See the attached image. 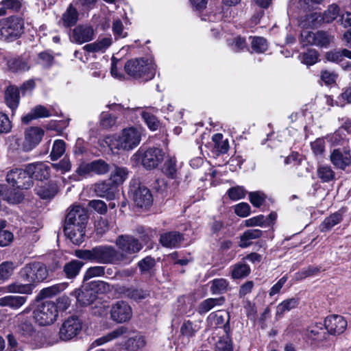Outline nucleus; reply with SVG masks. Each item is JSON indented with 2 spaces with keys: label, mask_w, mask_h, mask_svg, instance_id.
I'll return each mask as SVG.
<instances>
[{
  "label": "nucleus",
  "mask_w": 351,
  "mask_h": 351,
  "mask_svg": "<svg viewBox=\"0 0 351 351\" xmlns=\"http://www.w3.org/2000/svg\"><path fill=\"white\" fill-rule=\"evenodd\" d=\"M117 247V254L120 264L128 265L130 264L135 254L143 248V244L139 240L130 234H122L117 237L115 241Z\"/></svg>",
  "instance_id": "f257e3e1"
},
{
  "label": "nucleus",
  "mask_w": 351,
  "mask_h": 351,
  "mask_svg": "<svg viewBox=\"0 0 351 351\" xmlns=\"http://www.w3.org/2000/svg\"><path fill=\"white\" fill-rule=\"evenodd\" d=\"M77 256L99 263L121 265L117 250L111 245H100L89 250L80 251Z\"/></svg>",
  "instance_id": "f03ea898"
},
{
  "label": "nucleus",
  "mask_w": 351,
  "mask_h": 351,
  "mask_svg": "<svg viewBox=\"0 0 351 351\" xmlns=\"http://www.w3.org/2000/svg\"><path fill=\"white\" fill-rule=\"evenodd\" d=\"M125 71L130 76L143 81H149L154 78L156 65L150 59H134L128 61L125 64Z\"/></svg>",
  "instance_id": "7ed1b4c3"
},
{
  "label": "nucleus",
  "mask_w": 351,
  "mask_h": 351,
  "mask_svg": "<svg viewBox=\"0 0 351 351\" xmlns=\"http://www.w3.org/2000/svg\"><path fill=\"white\" fill-rule=\"evenodd\" d=\"M48 275L45 265L38 261L25 264L19 271L20 278L25 282H30L34 287L46 280Z\"/></svg>",
  "instance_id": "20e7f679"
},
{
  "label": "nucleus",
  "mask_w": 351,
  "mask_h": 351,
  "mask_svg": "<svg viewBox=\"0 0 351 351\" xmlns=\"http://www.w3.org/2000/svg\"><path fill=\"white\" fill-rule=\"evenodd\" d=\"M24 22L19 17L10 16L0 20V40L12 42L23 33Z\"/></svg>",
  "instance_id": "39448f33"
},
{
  "label": "nucleus",
  "mask_w": 351,
  "mask_h": 351,
  "mask_svg": "<svg viewBox=\"0 0 351 351\" xmlns=\"http://www.w3.org/2000/svg\"><path fill=\"white\" fill-rule=\"evenodd\" d=\"M34 317L40 326L53 324L58 317V306L53 302H45L37 306Z\"/></svg>",
  "instance_id": "423d86ee"
},
{
  "label": "nucleus",
  "mask_w": 351,
  "mask_h": 351,
  "mask_svg": "<svg viewBox=\"0 0 351 351\" xmlns=\"http://www.w3.org/2000/svg\"><path fill=\"white\" fill-rule=\"evenodd\" d=\"M141 131L136 128L130 127L123 130L117 139L118 148L130 150L137 147L141 140Z\"/></svg>",
  "instance_id": "0eeeda50"
},
{
  "label": "nucleus",
  "mask_w": 351,
  "mask_h": 351,
  "mask_svg": "<svg viewBox=\"0 0 351 351\" xmlns=\"http://www.w3.org/2000/svg\"><path fill=\"white\" fill-rule=\"evenodd\" d=\"M143 166L147 169L157 167L164 160V152L159 148H149L145 152L138 151L135 154Z\"/></svg>",
  "instance_id": "6e6552de"
},
{
  "label": "nucleus",
  "mask_w": 351,
  "mask_h": 351,
  "mask_svg": "<svg viewBox=\"0 0 351 351\" xmlns=\"http://www.w3.org/2000/svg\"><path fill=\"white\" fill-rule=\"evenodd\" d=\"M88 218V213L84 208L73 206L69 208L64 227H86Z\"/></svg>",
  "instance_id": "1a4fd4ad"
},
{
  "label": "nucleus",
  "mask_w": 351,
  "mask_h": 351,
  "mask_svg": "<svg viewBox=\"0 0 351 351\" xmlns=\"http://www.w3.org/2000/svg\"><path fill=\"white\" fill-rule=\"evenodd\" d=\"M6 181L21 189H28L34 184V181L26 172V167L24 169L15 168L9 171L6 176Z\"/></svg>",
  "instance_id": "9d476101"
},
{
  "label": "nucleus",
  "mask_w": 351,
  "mask_h": 351,
  "mask_svg": "<svg viewBox=\"0 0 351 351\" xmlns=\"http://www.w3.org/2000/svg\"><path fill=\"white\" fill-rule=\"evenodd\" d=\"M331 41V37L325 32H316L304 29L301 32V42L303 45H315L327 47Z\"/></svg>",
  "instance_id": "9b49d317"
},
{
  "label": "nucleus",
  "mask_w": 351,
  "mask_h": 351,
  "mask_svg": "<svg viewBox=\"0 0 351 351\" xmlns=\"http://www.w3.org/2000/svg\"><path fill=\"white\" fill-rule=\"evenodd\" d=\"M32 308L27 307L22 312L18 313L13 319L17 332L25 337H29L35 332L32 323L31 317L27 316L30 313Z\"/></svg>",
  "instance_id": "f8f14e48"
},
{
  "label": "nucleus",
  "mask_w": 351,
  "mask_h": 351,
  "mask_svg": "<svg viewBox=\"0 0 351 351\" xmlns=\"http://www.w3.org/2000/svg\"><path fill=\"white\" fill-rule=\"evenodd\" d=\"M82 323L76 316H72L66 319L59 332L60 337L64 341L70 340L76 337L82 330Z\"/></svg>",
  "instance_id": "ddd939ff"
},
{
  "label": "nucleus",
  "mask_w": 351,
  "mask_h": 351,
  "mask_svg": "<svg viewBox=\"0 0 351 351\" xmlns=\"http://www.w3.org/2000/svg\"><path fill=\"white\" fill-rule=\"evenodd\" d=\"M110 314L112 321L121 324L129 321L132 318V310L126 302L118 301L112 305Z\"/></svg>",
  "instance_id": "4468645a"
},
{
  "label": "nucleus",
  "mask_w": 351,
  "mask_h": 351,
  "mask_svg": "<svg viewBox=\"0 0 351 351\" xmlns=\"http://www.w3.org/2000/svg\"><path fill=\"white\" fill-rule=\"evenodd\" d=\"M45 131L38 127H30L25 132V138L22 144L23 150L30 152L34 149L41 141Z\"/></svg>",
  "instance_id": "2eb2a0df"
},
{
  "label": "nucleus",
  "mask_w": 351,
  "mask_h": 351,
  "mask_svg": "<svg viewBox=\"0 0 351 351\" xmlns=\"http://www.w3.org/2000/svg\"><path fill=\"white\" fill-rule=\"evenodd\" d=\"M26 172L33 180H46L50 177L51 169L49 165L43 162H35L26 165Z\"/></svg>",
  "instance_id": "dca6fc26"
},
{
  "label": "nucleus",
  "mask_w": 351,
  "mask_h": 351,
  "mask_svg": "<svg viewBox=\"0 0 351 351\" xmlns=\"http://www.w3.org/2000/svg\"><path fill=\"white\" fill-rule=\"evenodd\" d=\"M325 329L331 335H340L347 328V321L341 315H330L324 321Z\"/></svg>",
  "instance_id": "f3484780"
},
{
  "label": "nucleus",
  "mask_w": 351,
  "mask_h": 351,
  "mask_svg": "<svg viewBox=\"0 0 351 351\" xmlns=\"http://www.w3.org/2000/svg\"><path fill=\"white\" fill-rule=\"evenodd\" d=\"M70 38L72 42L77 44L89 42L94 38V30L88 25H77L73 29Z\"/></svg>",
  "instance_id": "a211bd4d"
},
{
  "label": "nucleus",
  "mask_w": 351,
  "mask_h": 351,
  "mask_svg": "<svg viewBox=\"0 0 351 351\" xmlns=\"http://www.w3.org/2000/svg\"><path fill=\"white\" fill-rule=\"evenodd\" d=\"M94 191L98 197L112 200L116 197L117 187L112 181L107 180L95 184Z\"/></svg>",
  "instance_id": "6ab92c4d"
},
{
  "label": "nucleus",
  "mask_w": 351,
  "mask_h": 351,
  "mask_svg": "<svg viewBox=\"0 0 351 351\" xmlns=\"http://www.w3.org/2000/svg\"><path fill=\"white\" fill-rule=\"evenodd\" d=\"M207 321L210 326L215 328H223L225 332L228 334L230 332V316L225 311H218L210 313Z\"/></svg>",
  "instance_id": "aec40b11"
},
{
  "label": "nucleus",
  "mask_w": 351,
  "mask_h": 351,
  "mask_svg": "<svg viewBox=\"0 0 351 351\" xmlns=\"http://www.w3.org/2000/svg\"><path fill=\"white\" fill-rule=\"evenodd\" d=\"M133 200L137 206L147 208L152 204L153 197L149 189L144 186H139L134 191Z\"/></svg>",
  "instance_id": "412c9836"
},
{
  "label": "nucleus",
  "mask_w": 351,
  "mask_h": 351,
  "mask_svg": "<svg viewBox=\"0 0 351 351\" xmlns=\"http://www.w3.org/2000/svg\"><path fill=\"white\" fill-rule=\"evenodd\" d=\"M183 241V235L177 231L165 232L161 234L160 237V244L168 248L178 247Z\"/></svg>",
  "instance_id": "4be33fe9"
},
{
  "label": "nucleus",
  "mask_w": 351,
  "mask_h": 351,
  "mask_svg": "<svg viewBox=\"0 0 351 351\" xmlns=\"http://www.w3.org/2000/svg\"><path fill=\"white\" fill-rule=\"evenodd\" d=\"M330 160L336 167L344 170L351 164V156L339 149H335L330 155Z\"/></svg>",
  "instance_id": "5701e85b"
},
{
  "label": "nucleus",
  "mask_w": 351,
  "mask_h": 351,
  "mask_svg": "<svg viewBox=\"0 0 351 351\" xmlns=\"http://www.w3.org/2000/svg\"><path fill=\"white\" fill-rule=\"evenodd\" d=\"M86 227H64L66 237L75 245H80L85 239Z\"/></svg>",
  "instance_id": "b1692460"
},
{
  "label": "nucleus",
  "mask_w": 351,
  "mask_h": 351,
  "mask_svg": "<svg viewBox=\"0 0 351 351\" xmlns=\"http://www.w3.org/2000/svg\"><path fill=\"white\" fill-rule=\"evenodd\" d=\"M27 300V296L6 295L0 298V306H7L16 310L25 304Z\"/></svg>",
  "instance_id": "393cba45"
},
{
  "label": "nucleus",
  "mask_w": 351,
  "mask_h": 351,
  "mask_svg": "<svg viewBox=\"0 0 351 351\" xmlns=\"http://www.w3.org/2000/svg\"><path fill=\"white\" fill-rule=\"evenodd\" d=\"M50 111L45 106L38 105L33 108L31 111L22 118L23 123L27 124L31 121L39 118L49 117Z\"/></svg>",
  "instance_id": "a878e982"
},
{
  "label": "nucleus",
  "mask_w": 351,
  "mask_h": 351,
  "mask_svg": "<svg viewBox=\"0 0 351 351\" xmlns=\"http://www.w3.org/2000/svg\"><path fill=\"white\" fill-rule=\"evenodd\" d=\"M35 191L36 194L40 198L44 199H50L56 196L58 193V189L55 182H50L46 184L37 187Z\"/></svg>",
  "instance_id": "bb28decb"
},
{
  "label": "nucleus",
  "mask_w": 351,
  "mask_h": 351,
  "mask_svg": "<svg viewBox=\"0 0 351 351\" xmlns=\"http://www.w3.org/2000/svg\"><path fill=\"white\" fill-rule=\"evenodd\" d=\"M225 299L223 297L206 299L199 304L197 311L201 315H204L214 307L223 305Z\"/></svg>",
  "instance_id": "cd10ccee"
},
{
  "label": "nucleus",
  "mask_w": 351,
  "mask_h": 351,
  "mask_svg": "<svg viewBox=\"0 0 351 351\" xmlns=\"http://www.w3.org/2000/svg\"><path fill=\"white\" fill-rule=\"evenodd\" d=\"M128 331V329L125 326H119L107 335L102 336L97 339L93 343V345L95 346H101L106 343H108L110 341H112L115 339L119 338L126 334Z\"/></svg>",
  "instance_id": "c85d7f7f"
},
{
  "label": "nucleus",
  "mask_w": 351,
  "mask_h": 351,
  "mask_svg": "<svg viewBox=\"0 0 351 351\" xmlns=\"http://www.w3.org/2000/svg\"><path fill=\"white\" fill-rule=\"evenodd\" d=\"M78 15L77 9L73 6V3H71L62 14L61 22L63 26L65 27L74 26L77 22Z\"/></svg>",
  "instance_id": "c756f323"
},
{
  "label": "nucleus",
  "mask_w": 351,
  "mask_h": 351,
  "mask_svg": "<svg viewBox=\"0 0 351 351\" xmlns=\"http://www.w3.org/2000/svg\"><path fill=\"white\" fill-rule=\"evenodd\" d=\"M19 91L16 87L9 86L5 92V100L7 106L14 111L19 104Z\"/></svg>",
  "instance_id": "7c9ffc66"
},
{
  "label": "nucleus",
  "mask_w": 351,
  "mask_h": 351,
  "mask_svg": "<svg viewBox=\"0 0 351 351\" xmlns=\"http://www.w3.org/2000/svg\"><path fill=\"white\" fill-rule=\"evenodd\" d=\"M324 324H315L308 327L306 330V335L308 339L317 341H322L326 338Z\"/></svg>",
  "instance_id": "2f4dec72"
},
{
  "label": "nucleus",
  "mask_w": 351,
  "mask_h": 351,
  "mask_svg": "<svg viewBox=\"0 0 351 351\" xmlns=\"http://www.w3.org/2000/svg\"><path fill=\"white\" fill-rule=\"evenodd\" d=\"M77 302L82 305L87 306L92 304L96 300V294L92 290L84 289L76 290L74 292Z\"/></svg>",
  "instance_id": "473e14b6"
},
{
  "label": "nucleus",
  "mask_w": 351,
  "mask_h": 351,
  "mask_svg": "<svg viewBox=\"0 0 351 351\" xmlns=\"http://www.w3.org/2000/svg\"><path fill=\"white\" fill-rule=\"evenodd\" d=\"M263 232L259 229H250L245 231L240 237L239 247L245 248L251 245V240L258 239L262 236Z\"/></svg>",
  "instance_id": "72a5a7b5"
},
{
  "label": "nucleus",
  "mask_w": 351,
  "mask_h": 351,
  "mask_svg": "<svg viewBox=\"0 0 351 351\" xmlns=\"http://www.w3.org/2000/svg\"><path fill=\"white\" fill-rule=\"evenodd\" d=\"M298 304L299 299L297 298H291L282 301L276 306V316L282 317L286 312L295 308Z\"/></svg>",
  "instance_id": "f704fd0d"
},
{
  "label": "nucleus",
  "mask_w": 351,
  "mask_h": 351,
  "mask_svg": "<svg viewBox=\"0 0 351 351\" xmlns=\"http://www.w3.org/2000/svg\"><path fill=\"white\" fill-rule=\"evenodd\" d=\"M128 173L126 167L115 166L114 169L110 173L109 180L117 187L128 178Z\"/></svg>",
  "instance_id": "c9c22d12"
},
{
  "label": "nucleus",
  "mask_w": 351,
  "mask_h": 351,
  "mask_svg": "<svg viewBox=\"0 0 351 351\" xmlns=\"http://www.w3.org/2000/svg\"><path fill=\"white\" fill-rule=\"evenodd\" d=\"M111 43V38H104L97 42L84 45L83 49L88 53L104 51Z\"/></svg>",
  "instance_id": "e433bc0d"
},
{
  "label": "nucleus",
  "mask_w": 351,
  "mask_h": 351,
  "mask_svg": "<svg viewBox=\"0 0 351 351\" xmlns=\"http://www.w3.org/2000/svg\"><path fill=\"white\" fill-rule=\"evenodd\" d=\"M84 263L78 260H73L67 263L64 267V271L68 278H73L77 276Z\"/></svg>",
  "instance_id": "4c0bfd02"
},
{
  "label": "nucleus",
  "mask_w": 351,
  "mask_h": 351,
  "mask_svg": "<svg viewBox=\"0 0 351 351\" xmlns=\"http://www.w3.org/2000/svg\"><path fill=\"white\" fill-rule=\"evenodd\" d=\"M8 65L13 72H23L29 69V65L27 60L22 58L10 59Z\"/></svg>",
  "instance_id": "58836bf2"
},
{
  "label": "nucleus",
  "mask_w": 351,
  "mask_h": 351,
  "mask_svg": "<svg viewBox=\"0 0 351 351\" xmlns=\"http://www.w3.org/2000/svg\"><path fill=\"white\" fill-rule=\"evenodd\" d=\"M342 215L339 213H335L329 217L325 218L320 225L322 232H327L333 228L335 225L339 223L342 221Z\"/></svg>",
  "instance_id": "ea45409f"
},
{
  "label": "nucleus",
  "mask_w": 351,
  "mask_h": 351,
  "mask_svg": "<svg viewBox=\"0 0 351 351\" xmlns=\"http://www.w3.org/2000/svg\"><path fill=\"white\" fill-rule=\"evenodd\" d=\"M126 296L136 302H140L149 297L150 293L148 290L137 288L128 289L125 292Z\"/></svg>",
  "instance_id": "a19ab883"
},
{
  "label": "nucleus",
  "mask_w": 351,
  "mask_h": 351,
  "mask_svg": "<svg viewBox=\"0 0 351 351\" xmlns=\"http://www.w3.org/2000/svg\"><path fill=\"white\" fill-rule=\"evenodd\" d=\"M34 287L30 282H26V284L14 283L8 287V290L11 293L31 294Z\"/></svg>",
  "instance_id": "79ce46f5"
},
{
  "label": "nucleus",
  "mask_w": 351,
  "mask_h": 351,
  "mask_svg": "<svg viewBox=\"0 0 351 351\" xmlns=\"http://www.w3.org/2000/svg\"><path fill=\"white\" fill-rule=\"evenodd\" d=\"M145 346V338L139 335L129 338L125 343V349L129 350H136L143 348Z\"/></svg>",
  "instance_id": "37998d69"
},
{
  "label": "nucleus",
  "mask_w": 351,
  "mask_h": 351,
  "mask_svg": "<svg viewBox=\"0 0 351 351\" xmlns=\"http://www.w3.org/2000/svg\"><path fill=\"white\" fill-rule=\"evenodd\" d=\"M228 282L224 278H217L211 281L210 291L213 294H221L228 290Z\"/></svg>",
  "instance_id": "c03bdc74"
},
{
  "label": "nucleus",
  "mask_w": 351,
  "mask_h": 351,
  "mask_svg": "<svg viewBox=\"0 0 351 351\" xmlns=\"http://www.w3.org/2000/svg\"><path fill=\"white\" fill-rule=\"evenodd\" d=\"M66 144L63 140L58 139L53 142L50 157L52 160L60 158L65 152Z\"/></svg>",
  "instance_id": "a18cd8bd"
},
{
  "label": "nucleus",
  "mask_w": 351,
  "mask_h": 351,
  "mask_svg": "<svg viewBox=\"0 0 351 351\" xmlns=\"http://www.w3.org/2000/svg\"><path fill=\"white\" fill-rule=\"evenodd\" d=\"M23 198L24 195L22 192L14 189H7L4 196V200L10 204H19L23 201Z\"/></svg>",
  "instance_id": "49530a36"
},
{
  "label": "nucleus",
  "mask_w": 351,
  "mask_h": 351,
  "mask_svg": "<svg viewBox=\"0 0 351 351\" xmlns=\"http://www.w3.org/2000/svg\"><path fill=\"white\" fill-rule=\"evenodd\" d=\"M250 272V267L245 263H238L234 265L232 270V277L234 279L245 278Z\"/></svg>",
  "instance_id": "de8ad7c7"
},
{
  "label": "nucleus",
  "mask_w": 351,
  "mask_h": 351,
  "mask_svg": "<svg viewBox=\"0 0 351 351\" xmlns=\"http://www.w3.org/2000/svg\"><path fill=\"white\" fill-rule=\"evenodd\" d=\"M155 265V260L151 256H146L138 263V267L142 274H151Z\"/></svg>",
  "instance_id": "09e8293b"
},
{
  "label": "nucleus",
  "mask_w": 351,
  "mask_h": 351,
  "mask_svg": "<svg viewBox=\"0 0 351 351\" xmlns=\"http://www.w3.org/2000/svg\"><path fill=\"white\" fill-rule=\"evenodd\" d=\"M142 118L147 127L152 131L157 130L160 127V121L153 114L143 111L141 113Z\"/></svg>",
  "instance_id": "8fccbe9b"
},
{
  "label": "nucleus",
  "mask_w": 351,
  "mask_h": 351,
  "mask_svg": "<svg viewBox=\"0 0 351 351\" xmlns=\"http://www.w3.org/2000/svg\"><path fill=\"white\" fill-rule=\"evenodd\" d=\"M317 176L324 182H330L335 178V172L328 165L319 166L317 169Z\"/></svg>",
  "instance_id": "3c124183"
},
{
  "label": "nucleus",
  "mask_w": 351,
  "mask_h": 351,
  "mask_svg": "<svg viewBox=\"0 0 351 351\" xmlns=\"http://www.w3.org/2000/svg\"><path fill=\"white\" fill-rule=\"evenodd\" d=\"M301 62L306 65H313L318 60V53L315 49H308L300 55Z\"/></svg>",
  "instance_id": "603ef678"
},
{
  "label": "nucleus",
  "mask_w": 351,
  "mask_h": 351,
  "mask_svg": "<svg viewBox=\"0 0 351 351\" xmlns=\"http://www.w3.org/2000/svg\"><path fill=\"white\" fill-rule=\"evenodd\" d=\"M117 117L108 112H102L100 114V124L103 128H109L116 125Z\"/></svg>",
  "instance_id": "864d4df0"
},
{
  "label": "nucleus",
  "mask_w": 351,
  "mask_h": 351,
  "mask_svg": "<svg viewBox=\"0 0 351 351\" xmlns=\"http://www.w3.org/2000/svg\"><path fill=\"white\" fill-rule=\"evenodd\" d=\"M246 193L247 191L245 189L243 188V186H241L231 187L227 191V194L230 199L234 201L244 198L246 195Z\"/></svg>",
  "instance_id": "5fc2aeb1"
},
{
  "label": "nucleus",
  "mask_w": 351,
  "mask_h": 351,
  "mask_svg": "<svg viewBox=\"0 0 351 351\" xmlns=\"http://www.w3.org/2000/svg\"><path fill=\"white\" fill-rule=\"evenodd\" d=\"M339 12V6L336 4H332L324 12L322 19L326 23H330L338 16Z\"/></svg>",
  "instance_id": "6e6d98bb"
},
{
  "label": "nucleus",
  "mask_w": 351,
  "mask_h": 351,
  "mask_svg": "<svg viewBox=\"0 0 351 351\" xmlns=\"http://www.w3.org/2000/svg\"><path fill=\"white\" fill-rule=\"evenodd\" d=\"M92 172L98 175H103L108 172L109 165L102 160H96L91 162Z\"/></svg>",
  "instance_id": "4d7b16f0"
},
{
  "label": "nucleus",
  "mask_w": 351,
  "mask_h": 351,
  "mask_svg": "<svg viewBox=\"0 0 351 351\" xmlns=\"http://www.w3.org/2000/svg\"><path fill=\"white\" fill-rule=\"evenodd\" d=\"M251 45L253 51L256 53H263L267 49V40L263 37H254Z\"/></svg>",
  "instance_id": "13d9d810"
},
{
  "label": "nucleus",
  "mask_w": 351,
  "mask_h": 351,
  "mask_svg": "<svg viewBox=\"0 0 351 351\" xmlns=\"http://www.w3.org/2000/svg\"><path fill=\"white\" fill-rule=\"evenodd\" d=\"M320 271V267L308 266L307 268L303 269L295 274V279L301 280L308 276H315Z\"/></svg>",
  "instance_id": "bf43d9fd"
},
{
  "label": "nucleus",
  "mask_w": 351,
  "mask_h": 351,
  "mask_svg": "<svg viewBox=\"0 0 351 351\" xmlns=\"http://www.w3.org/2000/svg\"><path fill=\"white\" fill-rule=\"evenodd\" d=\"M216 351H233L232 341L228 333L226 337H221L216 343Z\"/></svg>",
  "instance_id": "052dcab7"
},
{
  "label": "nucleus",
  "mask_w": 351,
  "mask_h": 351,
  "mask_svg": "<svg viewBox=\"0 0 351 351\" xmlns=\"http://www.w3.org/2000/svg\"><path fill=\"white\" fill-rule=\"evenodd\" d=\"M199 326L193 325L191 321H186L182 325L180 332L182 335L187 337H192L199 330Z\"/></svg>",
  "instance_id": "680f3d73"
},
{
  "label": "nucleus",
  "mask_w": 351,
  "mask_h": 351,
  "mask_svg": "<svg viewBox=\"0 0 351 351\" xmlns=\"http://www.w3.org/2000/svg\"><path fill=\"white\" fill-rule=\"evenodd\" d=\"M163 171L169 178H175L177 174L176 160L174 158L167 160L164 165Z\"/></svg>",
  "instance_id": "e2e57ef3"
},
{
  "label": "nucleus",
  "mask_w": 351,
  "mask_h": 351,
  "mask_svg": "<svg viewBox=\"0 0 351 351\" xmlns=\"http://www.w3.org/2000/svg\"><path fill=\"white\" fill-rule=\"evenodd\" d=\"M266 221L267 219H265V217L264 215H259L245 220V225L247 227L256 226L263 227L269 226V223Z\"/></svg>",
  "instance_id": "0e129e2a"
},
{
  "label": "nucleus",
  "mask_w": 351,
  "mask_h": 351,
  "mask_svg": "<svg viewBox=\"0 0 351 351\" xmlns=\"http://www.w3.org/2000/svg\"><path fill=\"white\" fill-rule=\"evenodd\" d=\"M249 199L254 207L259 208L264 202L265 195L260 191L250 192Z\"/></svg>",
  "instance_id": "69168bd1"
},
{
  "label": "nucleus",
  "mask_w": 351,
  "mask_h": 351,
  "mask_svg": "<svg viewBox=\"0 0 351 351\" xmlns=\"http://www.w3.org/2000/svg\"><path fill=\"white\" fill-rule=\"evenodd\" d=\"M88 206L101 215L106 214L108 210L106 204L104 201L99 199L90 200L88 202Z\"/></svg>",
  "instance_id": "338daca9"
},
{
  "label": "nucleus",
  "mask_w": 351,
  "mask_h": 351,
  "mask_svg": "<svg viewBox=\"0 0 351 351\" xmlns=\"http://www.w3.org/2000/svg\"><path fill=\"white\" fill-rule=\"evenodd\" d=\"M251 212L250 205L245 202H241L234 206V213L239 217H247Z\"/></svg>",
  "instance_id": "774afa93"
}]
</instances>
